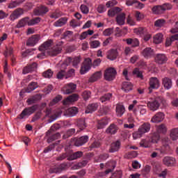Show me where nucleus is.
Here are the masks:
<instances>
[{"label": "nucleus", "mask_w": 178, "mask_h": 178, "mask_svg": "<svg viewBox=\"0 0 178 178\" xmlns=\"http://www.w3.org/2000/svg\"><path fill=\"white\" fill-rule=\"evenodd\" d=\"M101 62H102L101 58L95 59L93 60V63L90 60V58L85 59V60L83 61V65L81 67V74H86V73L88 72L90 69H91V66H92L93 67H97V66H99V65H101Z\"/></svg>", "instance_id": "f257e3e1"}, {"label": "nucleus", "mask_w": 178, "mask_h": 178, "mask_svg": "<svg viewBox=\"0 0 178 178\" xmlns=\"http://www.w3.org/2000/svg\"><path fill=\"white\" fill-rule=\"evenodd\" d=\"M161 104L165 105V104H166V100H165L163 97H157L155 98L154 100H152V102H148L147 106L150 109V111H153V112H155V111H158V109H159Z\"/></svg>", "instance_id": "f03ea898"}, {"label": "nucleus", "mask_w": 178, "mask_h": 178, "mask_svg": "<svg viewBox=\"0 0 178 178\" xmlns=\"http://www.w3.org/2000/svg\"><path fill=\"white\" fill-rule=\"evenodd\" d=\"M54 44V42L52 40H47L44 42L40 47L39 51H41L42 53L38 54L37 58L42 59L44 58V56H47V54L48 52L47 51H49L51 49L52 45Z\"/></svg>", "instance_id": "7ed1b4c3"}, {"label": "nucleus", "mask_w": 178, "mask_h": 178, "mask_svg": "<svg viewBox=\"0 0 178 178\" xmlns=\"http://www.w3.org/2000/svg\"><path fill=\"white\" fill-rule=\"evenodd\" d=\"M151 130V124L148 122H145L142 124L138 131L133 134V137L134 140H137V138H141L143 137V134H145V133H148Z\"/></svg>", "instance_id": "20e7f679"}, {"label": "nucleus", "mask_w": 178, "mask_h": 178, "mask_svg": "<svg viewBox=\"0 0 178 178\" xmlns=\"http://www.w3.org/2000/svg\"><path fill=\"white\" fill-rule=\"evenodd\" d=\"M38 109V105L35 104L30 107L25 108L19 115V119H24L25 116H30L33 115L35 111Z\"/></svg>", "instance_id": "39448f33"}, {"label": "nucleus", "mask_w": 178, "mask_h": 178, "mask_svg": "<svg viewBox=\"0 0 178 178\" xmlns=\"http://www.w3.org/2000/svg\"><path fill=\"white\" fill-rule=\"evenodd\" d=\"M116 74H118L116 70L113 67H109L106 69L104 76L106 81H113L116 78Z\"/></svg>", "instance_id": "423d86ee"}, {"label": "nucleus", "mask_w": 178, "mask_h": 178, "mask_svg": "<svg viewBox=\"0 0 178 178\" xmlns=\"http://www.w3.org/2000/svg\"><path fill=\"white\" fill-rule=\"evenodd\" d=\"M136 105H137V100H134L133 104L129 106V110L133 111L135 115H137V112L138 110L140 111V115H145L147 113V108H145L143 106H138L137 107H136Z\"/></svg>", "instance_id": "0eeeda50"}, {"label": "nucleus", "mask_w": 178, "mask_h": 178, "mask_svg": "<svg viewBox=\"0 0 178 178\" xmlns=\"http://www.w3.org/2000/svg\"><path fill=\"white\" fill-rule=\"evenodd\" d=\"M62 45H63V42H59L49 49V51H47V55H49L50 56H56V55H59V54L62 52Z\"/></svg>", "instance_id": "6e6552de"}, {"label": "nucleus", "mask_w": 178, "mask_h": 178, "mask_svg": "<svg viewBox=\"0 0 178 178\" xmlns=\"http://www.w3.org/2000/svg\"><path fill=\"white\" fill-rule=\"evenodd\" d=\"M76 88H77V85L73 83H67L63 88V94L65 95H69V94H72L76 91Z\"/></svg>", "instance_id": "1a4fd4ad"}, {"label": "nucleus", "mask_w": 178, "mask_h": 178, "mask_svg": "<svg viewBox=\"0 0 178 178\" xmlns=\"http://www.w3.org/2000/svg\"><path fill=\"white\" fill-rule=\"evenodd\" d=\"M167 9H169V4L164 3L163 5H158L154 6L152 10L154 15H162L165 10H167Z\"/></svg>", "instance_id": "9d476101"}, {"label": "nucleus", "mask_w": 178, "mask_h": 178, "mask_svg": "<svg viewBox=\"0 0 178 178\" xmlns=\"http://www.w3.org/2000/svg\"><path fill=\"white\" fill-rule=\"evenodd\" d=\"M149 94H151L152 90H158V88H159L161 83L156 77H152L149 79Z\"/></svg>", "instance_id": "9b49d317"}, {"label": "nucleus", "mask_w": 178, "mask_h": 178, "mask_svg": "<svg viewBox=\"0 0 178 178\" xmlns=\"http://www.w3.org/2000/svg\"><path fill=\"white\" fill-rule=\"evenodd\" d=\"M154 60L158 65H165L168 62V56L165 54H156Z\"/></svg>", "instance_id": "f8f14e48"}, {"label": "nucleus", "mask_w": 178, "mask_h": 178, "mask_svg": "<svg viewBox=\"0 0 178 178\" xmlns=\"http://www.w3.org/2000/svg\"><path fill=\"white\" fill-rule=\"evenodd\" d=\"M37 66H38L37 63H33L32 64L27 65L23 68L22 74H27L29 73H31V72L37 70Z\"/></svg>", "instance_id": "ddd939ff"}, {"label": "nucleus", "mask_w": 178, "mask_h": 178, "mask_svg": "<svg viewBox=\"0 0 178 178\" xmlns=\"http://www.w3.org/2000/svg\"><path fill=\"white\" fill-rule=\"evenodd\" d=\"M121 145H122V143H120V140L113 142L110 145L108 152H110L111 154H113L115 152H119V149H120Z\"/></svg>", "instance_id": "4468645a"}, {"label": "nucleus", "mask_w": 178, "mask_h": 178, "mask_svg": "<svg viewBox=\"0 0 178 178\" xmlns=\"http://www.w3.org/2000/svg\"><path fill=\"white\" fill-rule=\"evenodd\" d=\"M23 13H24V10H23L22 8H17L10 15V19L12 22H15V20L19 19V17H20Z\"/></svg>", "instance_id": "2eb2a0df"}, {"label": "nucleus", "mask_w": 178, "mask_h": 178, "mask_svg": "<svg viewBox=\"0 0 178 178\" xmlns=\"http://www.w3.org/2000/svg\"><path fill=\"white\" fill-rule=\"evenodd\" d=\"M48 12H49V9L45 6H40L34 10V13L36 16H42V15H45Z\"/></svg>", "instance_id": "dca6fc26"}, {"label": "nucleus", "mask_w": 178, "mask_h": 178, "mask_svg": "<svg viewBox=\"0 0 178 178\" xmlns=\"http://www.w3.org/2000/svg\"><path fill=\"white\" fill-rule=\"evenodd\" d=\"M165 119V113L159 112L156 113L151 119L152 123H161Z\"/></svg>", "instance_id": "f3484780"}, {"label": "nucleus", "mask_w": 178, "mask_h": 178, "mask_svg": "<svg viewBox=\"0 0 178 178\" xmlns=\"http://www.w3.org/2000/svg\"><path fill=\"white\" fill-rule=\"evenodd\" d=\"M89 138L90 137L87 135L81 136L75 140L74 145H76V147H81V145H84V144L88 142Z\"/></svg>", "instance_id": "a211bd4d"}, {"label": "nucleus", "mask_w": 178, "mask_h": 178, "mask_svg": "<svg viewBox=\"0 0 178 178\" xmlns=\"http://www.w3.org/2000/svg\"><path fill=\"white\" fill-rule=\"evenodd\" d=\"M76 101H79V95L74 93L68 96L65 99H64L63 104L64 105H69V104L76 102Z\"/></svg>", "instance_id": "6ab92c4d"}, {"label": "nucleus", "mask_w": 178, "mask_h": 178, "mask_svg": "<svg viewBox=\"0 0 178 178\" xmlns=\"http://www.w3.org/2000/svg\"><path fill=\"white\" fill-rule=\"evenodd\" d=\"M40 41V35H33L26 42L28 47H34Z\"/></svg>", "instance_id": "aec40b11"}, {"label": "nucleus", "mask_w": 178, "mask_h": 178, "mask_svg": "<svg viewBox=\"0 0 178 178\" xmlns=\"http://www.w3.org/2000/svg\"><path fill=\"white\" fill-rule=\"evenodd\" d=\"M4 55L6 58L8 56H10L12 65L13 66H15V65L16 64V58L13 56V48H6V51L4 52Z\"/></svg>", "instance_id": "412c9836"}, {"label": "nucleus", "mask_w": 178, "mask_h": 178, "mask_svg": "<svg viewBox=\"0 0 178 178\" xmlns=\"http://www.w3.org/2000/svg\"><path fill=\"white\" fill-rule=\"evenodd\" d=\"M162 84L165 90H170L173 86V82L170 78L165 77L162 79Z\"/></svg>", "instance_id": "4be33fe9"}, {"label": "nucleus", "mask_w": 178, "mask_h": 178, "mask_svg": "<svg viewBox=\"0 0 178 178\" xmlns=\"http://www.w3.org/2000/svg\"><path fill=\"white\" fill-rule=\"evenodd\" d=\"M44 113L46 114V116H48L49 118V119L48 120L49 123H52V122L58 119V115L56 114L51 115V114L52 113L51 108H47L44 111Z\"/></svg>", "instance_id": "5701e85b"}, {"label": "nucleus", "mask_w": 178, "mask_h": 178, "mask_svg": "<svg viewBox=\"0 0 178 178\" xmlns=\"http://www.w3.org/2000/svg\"><path fill=\"white\" fill-rule=\"evenodd\" d=\"M122 12V8L119 7H113L108 10V16L109 17H114L116 15H119Z\"/></svg>", "instance_id": "b1692460"}, {"label": "nucleus", "mask_w": 178, "mask_h": 178, "mask_svg": "<svg viewBox=\"0 0 178 178\" xmlns=\"http://www.w3.org/2000/svg\"><path fill=\"white\" fill-rule=\"evenodd\" d=\"M70 151V161H74V159H79V158H81V156L83 155V152L78 151L73 153V151Z\"/></svg>", "instance_id": "393cba45"}, {"label": "nucleus", "mask_w": 178, "mask_h": 178, "mask_svg": "<svg viewBox=\"0 0 178 178\" xmlns=\"http://www.w3.org/2000/svg\"><path fill=\"white\" fill-rule=\"evenodd\" d=\"M115 111L118 118H122V116L124 115V112H126V108H124V106L122 104H118L116 106Z\"/></svg>", "instance_id": "a878e982"}, {"label": "nucleus", "mask_w": 178, "mask_h": 178, "mask_svg": "<svg viewBox=\"0 0 178 178\" xmlns=\"http://www.w3.org/2000/svg\"><path fill=\"white\" fill-rule=\"evenodd\" d=\"M51 131H49L47 133V136L48 138L47 141L48 143H52V141H55V140H58V138H60V134L56 133L51 135Z\"/></svg>", "instance_id": "bb28decb"}, {"label": "nucleus", "mask_w": 178, "mask_h": 178, "mask_svg": "<svg viewBox=\"0 0 178 178\" xmlns=\"http://www.w3.org/2000/svg\"><path fill=\"white\" fill-rule=\"evenodd\" d=\"M163 162L166 166H173L176 162V159L173 157L165 156L163 159Z\"/></svg>", "instance_id": "cd10ccee"}, {"label": "nucleus", "mask_w": 178, "mask_h": 178, "mask_svg": "<svg viewBox=\"0 0 178 178\" xmlns=\"http://www.w3.org/2000/svg\"><path fill=\"white\" fill-rule=\"evenodd\" d=\"M98 103H92L90 104L86 110V113H92V112H95L98 109Z\"/></svg>", "instance_id": "c85d7f7f"}, {"label": "nucleus", "mask_w": 178, "mask_h": 178, "mask_svg": "<svg viewBox=\"0 0 178 178\" xmlns=\"http://www.w3.org/2000/svg\"><path fill=\"white\" fill-rule=\"evenodd\" d=\"M119 130V127L115 124H111L106 129L107 134H116Z\"/></svg>", "instance_id": "c756f323"}, {"label": "nucleus", "mask_w": 178, "mask_h": 178, "mask_svg": "<svg viewBox=\"0 0 178 178\" xmlns=\"http://www.w3.org/2000/svg\"><path fill=\"white\" fill-rule=\"evenodd\" d=\"M142 55L146 58H151L154 55V49L147 47L142 51Z\"/></svg>", "instance_id": "7c9ffc66"}, {"label": "nucleus", "mask_w": 178, "mask_h": 178, "mask_svg": "<svg viewBox=\"0 0 178 178\" xmlns=\"http://www.w3.org/2000/svg\"><path fill=\"white\" fill-rule=\"evenodd\" d=\"M102 76V72L101 71H98L95 72L90 78L89 83H95L97 80H99Z\"/></svg>", "instance_id": "2f4dec72"}, {"label": "nucleus", "mask_w": 178, "mask_h": 178, "mask_svg": "<svg viewBox=\"0 0 178 178\" xmlns=\"http://www.w3.org/2000/svg\"><path fill=\"white\" fill-rule=\"evenodd\" d=\"M67 23V17H61L54 23L55 27H62Z\"/></svg>", "instance_id": "473e14b6"}, {"label": "nucleus", "mask_w": 178, "mask_h": 178, "mask_svg": "<svg viewBox=\"0 0 178 178\" xmlns=\"http://www.w3.org/2000/svg\"><path fill=\"white\" fill-rule=\"evenodd\" d=\"M76 126L79 128V130H84L87 127V123H86L85 118L78 119L76 121Z\"/></svg>", "instance_id": "72a5a7b5"}, {"label": "nucleus", "mask_w": 178, "mask_h": 178, "mask_svg": "<svg viewBox=\"0 0 178 178\" xmlns=\"http://www.w3.org/2000/svg\"><path fill=\"white\" fill-rule=\"evenodd\" d=\"M124 20H126V14L121 13L117 15L116 22L119 26H123L124 24Z\"/></svg>", "instance_id": "f704fd0d"}, {"label": "nucleus", "mask_w": 178, "mask_h": 178, "mask_svg": "<svg viewBox=\"0 0 178 178\" xmlns=\"http://www.w3.org/2000/svg\"><path fill=\"white\" fill-rule=\"evenodd\" d=\"M122 90L124 91V92H129V91H131V90H133V84L129 81L123 82Z\"/></svg>", "instance_id": "c9c22d12"}, {"label": "nucleus", "mask_w": 178, "mask_h": 178, "mask_svg": "<svg viewBox=\"0 0 178 178\" xmlns=\"http://www.w3.org/2000/svg\"><path fill=\"white\" fill-rule=\"evenodd\" d=\"M78 113L79 109L76 107L69 108L66 111L67 115H69L70 118L76 116V115H77Z\"/></svg>", "instance_id": "e433bc0d"}, {"label": "nucleus", "mask_w": 178, "mask_h": 178, "mask_svg": "<svg viewBox=\"0 0 178 178\" xmlns=\"http://www.w3.org/2000/svg\"><path fill=\"white\" fill-rule=\"evenodd\" d=\"M64 40L66 41H73V31H67L63 34V37Z\"/></svg>", "instance_id": "4c0bfd02"}, {"label": "nucleus", "mask_w": 178, "mask_h": 178, "mask_svg": "<svg viewBox=\"0 0 178 178\" xmlns=\"http://www.w3.org/2000/svg\"><path fill=\"white\" fill-rule=\"evenodd\" d=\"M29 19H30V18H29V17H26L22 18L17 23V29H22V27H24V26H26V24H29Z\"/></svg>", "instance_id": "58836bf2"}, {"label": "nucleus", "mask_w": 178, "mask_h": 178, "mask_svg": "<svg viewBox=\"0 0 178 178\" xmlns=\"http://www.w3.org/2000/svg\"><path fill=\"white\" fill-rule=\"evenodd\" d=\"M126 42L128 45H132L134 47H138L140 45V41H138V39L137 38H128L126 40Z\"/></svg>", "instance_id": "ea45409f"}, {"label": "nucleus", "mask_w": 178, "mask_h": 178, "mask_svg": "<svg viewBox=\"0 0 178 178\" xmlns=\"http://www.w3.org/2000/svg\"><path fill=\"white\" fill-rule=\"evenodd\" d=\"M66 158L67 161H70V150H67L66 152L60 154L56 159V161H63Z\"/></svg>", "instance_id": "a19ab883"}, {"label": "nucleus", "mask_w": 178, "mask_h": 178, "mask_svg": "<svg viewBox=\"0 0 178 178\" xmlns=\"http://www.w3.org/2000/svg\"><path fill=\"white\" fill-rule=\"evenodd\" d=\"M35 88H38V83L37 82H31L26 89V92H31V91H34Z\"/></svg>", "instance_id": "79ce46f5"}, {"label": "nucleus", "mask_w": 178, "mask_h": 178, "mask_svg": "<svg viewBox=\"0 0 178 178\" xmlns=\"http://www.w3.org/2000/svg\"><path fill=\"white\" fill-rule=\"evenodd\" d=\"M178 40V34H175L173 35H172L170 38H168L166 39L165 41V47H170V45H172V42H173V41H176Z\"/></svg>", "instance_id": "37998d69"}, {"label": "nucleus", "mask_w": 178, "mask_h": 178, "mask_svg": "<svg viewBox=\"0 0 178 178\" xmlns=\"http://www.w3.org/2000/svg\"><path fill=\"white\" fill-rule=\"evenodd\" d=\"M107 57L108 59H110V60H115V59L118 58V51L115 49H111L108 51Z\"/></svg>", "instance_id": "c03bdc74"}, {"label": "nucleus", "mask_w": 178, "mask_h": 178, "mask_svg": "<svg viewBox=\"0 0 178 178\" xmlns=\"http://www.w3.org/2000/svg\"><path fill=\"white\" fill-rule=\"evenodd\" d=\"M67 166V165L65 163H61L60 165H59L58 166H57L53 169V172L54 173H60V172H62V170H65V169H66Z\"/></svg>", "instance_id": "a18cd8bd"}, {"label": "nucleus", "mask_w": 178, "mask_h": 178, "mask_svg": "<svg viewBox=\"0 0 178 178\" xmlns=\"http://www.w3.org/2000/svg\"><path fill=\"white\" fill-rule=\"evenodd\" d=\"M148 31L145 28L140 27L134 29V33H136L138 35H140V37H143L147 34Z\"/></svg>", "instance_id": "49530a36"}, {"label": "nucleus", "mask_w": 178, "mask_h": 178, "mask_svg": "<svg viewBox=\"0 0 178 178\" xmlns=\"http://www.w3.org/2000/svg\"><path fill=\"white\" fill-rule=\"evenodd\" d=\"M112 98V94L111 93H107L102 96L99 99V101L102 104H106L108 101H111V99Z\"/></svg>", "instance_id": "de8ad7c7"}, {"label": "nucleus", "mask_w": 178, "mask_h": 178, "mask_svg": "<svg viewBox=\"0 0 178 178\" xmlns=\"http://www.w3.org/2000/svg\"><path fill=\"white\" fill-rule=\"evenodd\" d=\"M74 133H76V129L71 128V129H68L66 131V133H65L64 135L63 136V140H66V138H69V137H72V136H73V134H74Z\"/></svg>", "instance_id": "09e8293b"}, {"label": "nucleus", "mask_w": 178, "mask_h": 178, "mask_svg": "<svg viewBox=\"0 0 178 178\" xmlns=\"http://www.w3.org/2000/svg\"><path fill=\"white\" fill-rule=\"evenodd\" d=\"M40 95H36L26 100L28 105H33V104H35L37 101L40 99Z\"/></svg>", "instance_id": "8fccbe9b"}, {"label": "nucleus", "mask_w": 178, "mask_h": 178, "mask_svg": "<svg viewBox=\"0 0 178 178\" xmlns=\"http://www.w3.org/2000/svg\"><path fill=\"white\" fill-rule=\"evenodd\" d=\"M163 41V35L161 33H157L154 37V44H161Z\"/></svg>", "instance_id": "3c124183"}, {"label": "nucleus", "mask_w": 178, "mask_h": 178, "mask_svg": "<svg viewBox=\"0 0 178 178\" xmlns=\"http://www.w3.org/2000/svg\"><path fill=\"white\" fill-rule=\"evenodd\" d=\"M170 137L173 141H175V140H177L178 138V129L175 128L171 130Z\"/></svg>", "instance_id": "603ef678"}, {"label": "nucleus", "mask_w": 178, "mask_h": 178, "mask_svg": "<svg viewBox=\"0 0 178 178\" xmlns=\"http://www.w3.org/2000/svg\"><path fill=\"white\" fill-rule=\"evenodd\" d=\"M151 140L149 139H143L140 141V145L144 148H149L151 147Z\"/></svg>", "instance_id": "864d4df0"}, {"label": "nucleus", "mask_w": 178, "mask_h": 178, "mask_svg": "<svg viewBox=\"0 0 178 178\" xmlns=\"http://www.w3.org/2000/svg\"><path fill=\"white\" fill-rule=\"evenodd\" d=\"M161 140V136L159 133H154L151 136V142L153 143H157Z\"/></svg>", "instance_id": "5fc2aeb1"}, {"label": "nucleus", "mask_w": 178, "mask_h": 178, "mask_svg": "<svg viewBox=\"0 0 178 178\" xmlns=\"http://www.w3.org/2000/svg\"><path fill=\"white\" fill-rule=\"evenodd\" d=\"M157 133H161L163 134H165L166 131H168V129L166 128V125L165 124H161L157 127Z\"/></svg>", "instance_id": "6e6d98bb"}, {"label": "nucleus", "mask_w": 178, "mask_h": 178, "mask_svg": "<svg viewBox=\"0 0 178 178\" xmlns=\"http://www.w3.org/2000/svg\"><path fill=\"white\" fill-rule=\"evenodd\" d=\"M41 22V18L40 17L33 18L28 22V26H34L38 24Z\"/></svg>", "instance_id": "4d7b16f0"}, {"label": "nucleus", "mask_w": 178, "mask_h": 178, "mask_svg": "<svg viewBox=\"0 0 178 178\" xmlns=\"http://www.w3.org/2000/svg\"><path fill=\"white\" fill-rule=\"evenodd\" d=\"M106 124H108V120H106V119H102L101 120H99L97 122V129H104V127H105Z\"/></svg>", "instance_id": "13d9d810"}, {"label": "nucleus", "mask_w": 178, "mask_h": 178, "mask_svg": "<svg viewBox=\"0 0 178 178\" xmlns=\"http://www.w3.org/2000/svg\"><path fill=\"white\" fill-rule=\"evenodd\" d=\"M73 62V58L71 57H68L65 59V61L61 65V69H66L69 65L72 63Z\"/></svg>", "instance_id": "bf43d9fd"}, {"label": "nucleus", "mask_w": 178, "mask_h": 178, "mask_svg": "<svg viewBox=\"0 0 178 178\" xmlns=\"http://www.w3.org/2000/svg\"><path fill=\"white\" fill-rule=\"evenodd\" d=\"M82 97L84 101H88L91 98V92L90 90H85L82 93Z\"/></svg>", "instance_id": "052dcab7"}, {"label": "nucleus", "mask_w": 178, "mask_h": 178, "mask_svg": "<svg viewBox=\"0 0 178 178\" xmlns=\"http://www.w3.org/2000/svg\"><path fill=\"white\" fill-rule=\"evenodd\" d=\"M133 74H134V76H136V77H138V79H141V80H143V72L140 71L138 68H135L134 70Z\"/></svg>", "instance_id": "680f3d73"}, {"label": "nucleus", "mask_w": 178, "mask_h": 178, "mask_svg": "<svg viewBox=\"0 0 178 178\" xmlns=\"http://www.w3.org/2000/svg\"><path fill=\"white\" fill-rule=\"evenodd\" d=\"M54 75V72L51 69L47 70L44 72H43L42 76L45 77V79H51Z\"/></svg>", "instance_id": "e2e57ef3"}, {"label": "nucleus", "mask_w": 178, "mask_h": 178, "mask_svg": "<svg viewBox=\"0 0 178 178\" xmlns=\"http://www.w3.org/2000/svg\"><path fill=\"white\" fill-rule=\"evenodd\" d=\"M80 61H81L80 56H77L72 58V66L74 67H76V69H77V67H79V64L80 63Z\"/></svg>", "instance_id": "0e129e2a"}, {"label": "nucleus", "mask_w": 178, "mask_h": 178, "mask_svg": "<svg viewBox=\"0 0 178 178\" xmlns=\"http://www.w3.org/2000/svg\"><path fill=\"white\" fill-rule=\"evenodd\" d=\"M106 10V6L104 4H99L97 8V11L98 13H105Z\"/></svg>", "instance_id": "69168bd1"}, {"label": "nucleus", "mask_w": 178, "mask_h": 178, "mask_svg": "<svg viewBox=\"0 0 178 178\" xmlns=\"http://www.w3.org/2000/svg\"><path fill=\"white\" fill-rule=\"evenodd\" d=\"M90 48H98L101 45V42L99 40H93L90 42Z\"/></svg>", "instance_id": "338daca9"}, {"label": "nucleus", "mask_w": 178, "mask_h": 178, "mask_svg": "<svg viewBox=\"0 0 178 178\" xmlns=\"http://www.w3.org/2000/svg\"><path fill=\"white\" fill-rule=\"evenodd\" d=\"M62 16V13L60 11H55L50 15L51 19H59Z\"/></svg>", "instance_id": "774afa93"}]
</instances>
